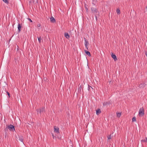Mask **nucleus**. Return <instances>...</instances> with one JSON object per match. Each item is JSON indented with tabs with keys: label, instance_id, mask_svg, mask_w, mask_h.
<instances>
[{
	"label": "nucleus",
	"instance_id": "6e6552de",
	"mask_svg": "<svg viewBox=\"0 0 147 147\" xmlns=\"http://www.w3.org/2000/svg\"><path fill=\"white\" fill-rule=\"evenodd\" d=\"M111 57L112 58H113L115 61H116L117 60V57L116 56L115 54H113L112 53V55H111Z\"/></svg>",
	"mask_w": 147,
	"mask_h": 147
},
{
	"label": "nucleus",
	"instance_id": "2eb2a0df",
	"mask_svg": "<svg viewBox=\"0 0 147 147\" xmlns=\"http://www.w3.org/2000/svg\"><path fill=\"white\" fill-rule=\"evenodd\" d=\"M112 137V135L111 134L109 135L108 136H107V138L108 139V140L110 139Z\"/></svg>",
	"mask_w": 147,
	"mask_h": 147
},
{
	"label": "nucleus",
	"instance_id": "bb28decb",
	"mask_svg": "<svg viewBox=\"0 0 147 147\" xmlns=\"http://www.w3.org/2000/svg\"><path fill=\"white\" fill-rule=\"evenodd\" d=\"M28 20L31 22H32V21L31 20V19L29 18H28Z\"/></svg>",
	"mask_w": 147,
	"mask_h": 147
},
{
	"label": "nucleus",
	"instance_id": "20e7f679",
	"mask_svg": "<svg viewBox=\"0 0 147 147\" xmlns=\"http://www.w3.org/2000/svg\"><path fill=\"white\" fill-rule=\"evenodd\" d=\"M146 85L145 83H142L139 85V87L140 88H143Z\"/></svg>",
	"mask_w": 147,
	"mask_h": 147
},
{
	"label": "nucleus",
	"instance_id": "9b49d317",
	"mask_svg": "<svg viewBox=\"0 0 147 147\" xmlns=\"http://www.w3.org/2000/svg\"><path fill=\"white\" fill-rule=\"evenodd\" d=\"M18 32H20L21 30V28H22V26H21V25L19 24L18 25Z\"/></svg>",
	"mask_w": 147,
	"mask_h": 147
},
{
	"label": "nucleus",
	"instance_id": "cd10ccee",
	"mask_svg": "<svg viewBox=\"0 0 147 147\" xmlns=\"http://www.w3.org/2000/svg\"><path fill=\"white\" fill-rule=\"evenodd\" d=\"M85 47H86V49L88 50V45H85Z\"/></svg>",
	"mask_w": 147,
	"mask_h": 147
},
{
	"label": "nucleus",
	"instance_id": "f3484780",
	"mask_svg": "<svg viewBox=\"0 0 147 147\" xmlns=\"http://www.w3.org/2000/svg\"><path fill=\"white\" fill-rule=\"evenodd\" d=\"M3 1L5 3L8 4L9 3V2L8 1V0H3Z\"/></svg>",
	"mask_w": 147,
	"mask_h": 147
},
{
	"label": "nucleus",
	"instance_id": "7ed1b4c3",
	"mask_svg": "<svg viewBox=\"0 0 147 147\" xmlns=\"http://www.w3.org/2000/svg\"><path fill=\"white\" fill-rule=\"evenodd\" d=\"M45 108L42 107L40 108L39 109H37L36 110V111L38 113V112L39 111V113L40 114H41L42 113H43V112H45Z\"/></svg>",
	"mask_w": 147,
	"mask_h": 147
},
{
	"label": "nucleus",
	"instance_id": "473e14b6",
	"mask_svg": "<svg viewBox=\"0 0 147 147\" xmlns=\"http://www.w3.org/2000/svg\"><path fill=\"white\" fill-rule=\"evenodd\" d=\"M54 129H57V127L55 126H54ZM57 129H59V128H57Z\"/></svg>",
	"mask_w": 147,
	"mask_h": 147
},
{
	"label": "nucleus",
	"instance_id": "393cba45",
	"mask_svg": "<svg viewBox=\"0 0 147 147\" xmlns=\"http://www.w3.org/2000/svg\"><path fill=\"white\" fill-rule=\"evenodd\" d=\"M82 88V87H81V85L80 86V87L79 88H78V90H80V92H81V88Z\"/></svg>",
	"mask_w": 147,
	"mask_h": 147
},
{
	"label": "nucleus",
	"instance_id": "f03ea898",
	"mask_svg": "<svg viewBox=\"0 0 147 147\" xmlns=\"http://www.w3.org/2000/svg\"><path fill=\"white\" fill-rule=\"evenodd\" d=\"M144 109L143 107L140 108L139 111V115L140 117L143 116L144 114Z\"/></svg>",
	"mask_w": 147,
	"mask_h": 147
},
{
	"label": "nucleus",
	"instance_id": "b1692460",
	"mask_svg": "<svg viewBox=\"0 0 147 147\" xmlns=\"http://www.w3.org/2000/svg\"><path fill=\"white\" fill-rule=\"evenodd\" d=\"M52 136H53V138L54 139H55V138H56L55 136H54V135L53 134V133H52Z\"/></svg>",
	"mask_w": 147,
	"mask_h": 147
},
{
	"label": "nucleus",
	"instance_id": "9d476101",
	"mask_svg": "<svg viewBox=\"0 0 147 147\" xmlns=\"http://www.w3.org/2000/svg\"><path fill=\"white\" fill-rule=\"evenodd\" d=\"M65 36L66 38L68 39L70 38V36L69 34L65 32Z\"/></svg>",
	"mask_w": 147,
	"mask_h": 147
},
{
	"label": "nucleus",
	"instance_id": "c756f323",
	"mask_svg": "<svg viewBox=\"0 0 147 147\" xmlns=\"http://www.w3.org/2000/svg\"><path fill=\"white\" fill-rule=\"evenodd\" d=\"M88 90H89V89L90 88H92V87L90 86L89 85H88Z\"/></svg>",
	"mask_w": 147,
	"mask_h": 147
},
{
	"label": "nucleus",
	"instance_id": "6ab92c4d",
	"mask_svg": "<svg viewBox=\"0 0 147 147\" xmlns=\"http://www.w3.org/2000/svg\"><path fill=\"white\" fill-rule=\"evenodd\" d=\"M141 142H147V138H146L145 139L142 140Z\"/></svg>",
	"mask_w": 147,
	"mask_h": 147
},
{
	"label": "nucleus",
	"instance_id": "f257e3e1",
	"mask_svg": "<svg viewBox=\"0 0 147 147\" xmlns=\"http://www.w3.org/2000/svg\"><path fill=\"white\" fill-rule=\"evenodd\" d=\"M91 10L94 14H95L96 13H97L98 15L99 14V12L98 11V9L96 8L92 7L91 8Z\"/></svg>",
	"mask_w": 147,
	"mask_h": 147
},
{
	"label": "nucleus",
	"instance_id": "ddd939ff",
	"mask_svg": "<svg viewBox=\"0 0 147 147\" xmlns=\"http://www.w3.org/2000/svg\"><path fill=\"white\" fill-rule=\"evenodd\" d=\"M85 52L86 53V55H88V56H90V52L86 50H85Z\"/></svg>",
	"mask_w": 147,
	"mask_h": 147
},
{
	"label": "nucleus",
	"instance_id": "f8f14e48",
	"mask_svg": "<svg viewBox=\"0 0 147 147\" xmlns=\"http://www.w3.org/2000/svg\"><path fill=\"white\" fill-rule=\"evenodd\" d=\"M101 113L100 110L98 109L96 111V114L97 115H98Z\"/></svg>",
	"mask_w": 147,
	"mask_h": 147
},
{
	"label": "nucleus",
	"instance_id": "4468645a",
	"mask_svg": "<svg viewBox=\"0 0 147 147\" xmlns=\"http://www.w3.org/2000/svg\"><path fill=\"white\" fill-rule=\"evenodd\" d=\"M84 7L86 9V12L88 13V9L87 8L86 4L85 5Z\"/></svg>",
	"mask_w": 147,
	"mask_h": 147
},
{
	"label": "nucleus",
	"instance_id": "c85d7f7f",
	"mask_svg": "<svg viewBox=\"0 0 147 147\" xmlns=\"http://www.w3.org/2000/svg\"><path fill=\"white\" fill-rule=\"evenodd\" d=\"M94 15L95 17L96 18V19L97 20V16H96V14H94Z\"/></svg>",
	"mask_w": 147,
	"mask_h": 147
},
{
	"label": "nucleus",
	"instance_id": "4be33fe9",
	"mask_svg": "<svg viewBox=\"0 0 147 147\" xmlns=\"http://www.w3.org/2000/svg\"><path fill=\"white\" fill-rule=\"evenodd\" d=\"M88 42L87 41L85 40V45H86L88 44Z\"/></svg>",
	"mask_w": 147,
	"mask_h": 147
},
{
	"label": "nucleus",
	"instance_id": "423d86ee",
	"mask_svg": "<svg viewBox=\"0 0 147 147\" xmlns=\"http://www.w3.org/2000/svg\"><path fill=\"white\" fill-rule=\"evenodd\" d=\"M54 132L55 133V135H59V129H54Z\"/></svg>",
	"mask_w": 147,
	"mask_h": 147
},
{
	"label": "nucleus",
	"instance_id": "7c9ffc66",
	"mask_svg": "<svg viewBox=\"0 0 147 147\" xmlns=\"http://www.w3.org/2000/svg\"><path fill=\"white\" fill-rule=\"evenodd\" d=\"M15 129H10V131H15Z\"/></svg>",
	"mask_w": 147,
	"mask_h": 147
},
{
	"label": "nucleus",
	"instance_id": "2f4dec72",
	"mask_svg": "<svg viewBox=\"0 0 147 147\" xmlns=\"http://www.w3.org/2000/svg\"><path fill=\"white\" fill-rule=\"evenodd\" d=\"M145 53L146 54V55L147 57V51H145Z\"/></svg>",
	"mask_w": 147,
	"mask_h": 147
},
{
	"label": "nucleus",
	"instance_id": "72a5a7b5",
	"mask_svg": "<svg viewBox=\"0 0 147 147\" xmlns=\"http://www.w3.org/2000/svg\"><path fill=\"white\" fill-rule=\"evenodd\" d=\"M40 24H39L38 25V27H40Z\"/></svg>",
	"mask_w": 147,
	"mask_h": 147
},
{
	"label": "nucleus",
	"instance_id": "dca6fc26",
	"mask_svg": "<svg viewBox=\"0 0 147 147\" xmlns=\"http://www.w3.org/2000/svg\"><path fill=\"white\" fill-rule=\"evenodd\" d=\"M117 117H120L121 115V113H117Z\"/></svg>",
	"mask_w": 147,
	"mask_h": 147
},
{
	"label": "nucleus",
	"instance_id": "a878e982",
	"mask_svg": "<svg viewBox=\"0 0 147 147\" xmlns=\"http://www.w3.org/2000/svg\"><path fill=\"white\" fill-rule=\"evenodd\" d=\"M7 92V94H8L9 97H10V94L9 93V92Z\"/></svg>",
	"mask_w": 147,
	"mask_h": 147
},
{
	"label": "nucleus",
	"instance_id": "aec40b11",
	"mask_svg": "<svg viewBox=\"0 0 147 147\" xmlns=\"http://www.w3.org/2000/svg\"><path fill=\"white\" fill-rule=\"evenodd\" d=\"M38 41L40 43L41 42V37H38Z\"/></svg>",
	"mask_w": 147,
	"mask_h": 147
},
{
	"label": "nucleus",
	"instance_id": "39448f33",
	"mask_svg": "<svg viewBox=\"0 0 147 147\" xmlns=\"http://www.w3.org/2000/svg\"><path fill=\"white\" fill-rule=\"evenodd\" d=\"M111 104V102L110 101L105 102L103 103V106H106L107 105H109Z\"/></svg>",
	"mask_w": 147,
	"mask_h": 147
},
{
	"label": "nucleus",
	"instance_id": "a211bd4d",
	"mask_svg": "<svg viewBox=\"0 0 147 147\" xmlns=\"http://www.w3.org/2000/svg\"><path fill=\"white\" fill-rule=\"evenodd\" d=\"M116 11L117 14H119L120 13V11L119 9H117L116 10Z\"/></svg>",
	"mask_w": 147,
	"mask_h": 147
},
{
	"label": "nucleus",
	"instance_id": "0eeeda50",
	"mask_svg": "<svg viewBox=\"0 0 147 147\" xmlns=\"http://www.w3.org/2000/svg\"><path fill=\"white\" fill-rule=\"evenodd\" d=\"M6 129H15V128L13 125L10 124L9 125L7 126Z\"/></svg>",
	"mask_w": 147,
	"mask_h": 147
},
{
	"label": "nucleus",
	"instance_id": "1a4fd4ad",
	"mask_svg": "<svg viewBox=\"0 0 147 147\" xmlns=\"http://www.w3.org/2000/svg\"><path fill=\"white\" fill-rule=\"evenodd\" d=\"M50 20L52 23H55L56 22L55 19L52 16L50 18Z\"/></svg>",
	"mask_w": 147,
	"mask_h": 147
},
{
	"label": "nucleus",
	"instance_id": "5701e85b",
	"mask_svg": "<svg viewBox=\"0 0 147 147\" xmlns=\"http://www.w3.org/2000/svg\"><path fill=\"white\" fill-rule=\"evenodd\" d=\"M19 140L22 142H23V138H22V137H21L20 138H19Z\"/></svg>",
	"mask_w": 147,
	"mask_h": 147
},
{
	"label": "nucleus",
	"instance_id": "412c9836",
	"mask_svg": "<svg viewBox=\"0 0 147 147\" xmlns=\"http://www.w3.org/2000/svg\"><path fill=\"white\" fill-rule=\"evenodd\" d=\"M136 118L135 117H134L132 119V121H136Z\"/></svg>",
	"mask_w": 147,
	"mask_h": 147
}]
</instances>
